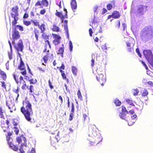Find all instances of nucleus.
Masks as SVG:
<instances>
[{"instance_id":"37","label":"nucleus","mask_w":153,"mask_h":153,"mask_svg":"<svg viewBox=\"0 0 153 153\" xmlns=\"http://www.w3.org/2000/svg\"><path fill=\"white\" fill-rule=\"evenodd\" d=\"M31 21L33 24V25L34 26L39 27L40 25L39 22H38L37 20H31Z\"/></svg>"},{"instance_id":"43","label":"nucleus","mask_w":153,"mask_h":153,"mask_svg":"<svg viewBox=\"0 0 153 153\" xmlns=\"http://www.w3.org/2000/svg\"><path fill=\"white\" fill-rule=\"evenodd\" d=\"M48 54L44 56V57H43L42 59L44 61V62L45 63H46L48 61Z\"/></svg>"},{"instance_id":"34","label":"nucleus","mask_w":153,"mask_h":153,"mask_svg":"<svg viewBox=\"0 0 153 153\" xmlns=\"http://www.w3.org/2000/svg\"><path fill=\"white\" fill-rule=\"evenodd\" d=\"M126 101L127 104L129 105H131L132 106H134V105L132 100L129 99H127L126 100Z\"/></svg>"},{"instance_id":"32","label":"nucleus","mask_w":153,"mask_h":153,"mask_svg":"<svg viewBox=\"0 0 153 153\" xmlns=\"http://www.w3.org/2000/svg\"><path fill=\"white\" fill-rule=\"evenodd\" d=\"M141 95L143 96H147L148 94V92L146 89H142L141 91Z\"/></svg>"},{"instance_id":"23","label":"nucleus","mask_w":153,"mask_h":153,"mask_svg":"<svg viewBox=\"0 0 153 153\" xmlns=\"http://www.w3.org/2000/svg\"><path fill=\"white\" fill-rule=\"evenodd\" d=\"M112 14V18L114 19H118L120 16L119 12L116 10L113 11Z\"/></svg>"},{"instance_id":"42","label":"nucleus","mask_w":153,"mask_h":153,"mask_svg":"<svg viewBox=\"0 0 153 153\" xmlns=\"http://www.w3.org/2000/svg\"><path fill=\"white\" fill-rule=\"evenodd\" d=\"M23 24L26 26H28L31 24V22L29 21H26L25 20H23Z\"/></svg>"},{"instance_id":"31","label":"nucleus","mask_w":153,"mask_h":153,"mask_svg":"<svg viewBox=\"0 0 153 153\" xmlns=\"http://www.w3.org/2000/svg\"><path fill=\"white\" fill-rule=\"evenodd\" d=\"M42 33L41 36L42 39L46 40L49 39V35L45 33V32L43 33Z\"/></svg>"},{"instance_id":"27","label":"nucleus","mask_w":153,"mask_h":153,"mask_svg":"<svg viewBox=\"0 0 153 153\" xmlns=\"http://www.w3.org/2000/svg\"><path fill=\"white\" fill-rule=\"evenodd\" d=\"M58 140L57 138H56V137L53 138L51 139V144L53 147H55L56 145V144L58 142Z\"/></svg>"},{"instance_id":"64","label":"nucleus","mask_w":153,"mask_h":153,"mask_svg":"<svg viewBox=\"0 0 153 153\" xmlns=\"http://www.w3.org/2000/svg\"><path fill=\"white\" fill-rule=\"evenodd\" d=\"M65 68V66L63 64H62L61 66L59 67V70L60 71V70H64Z\"/></svg>"},{"instance_id":"21","label":"nucleus","mask_w":153,"mask_h":153,"mask_svg":"<svg viewBox=\"0 0 153 153\" xmlns=\"http://www.w3.org/2000/svg\"><path fill=\"white\" fill-rule=\"evenodd\" d=\"M94 137L95 140L94 142H91L90 144L91 145H93V143L97 145L102 141V138L101 137H98L97 136Z\"/></svg>"},{"instance_id":"26","label":"nucleus","mask_w":153,"mask_h":153,"mask_svg":"<svg viewBox=\"0 0 153 153\" xmlns=\"http://www.w3.org/2000/svg\"><path fill=\"white\" fill-rule=\"evenodd\" d=\"M62 47H61L59 48L58 52H57L58 54L61 55L62 57H63V53L64 50V45H62Z\"/></svg>"},{"instance_id":"3","label":"nucleus","mask_w":153,"mask_h":153,"mask_svg":"<svg viewBox=\"0 0 153 153\" xmlns=\"http://www.w3.org/2000/svg\"><path fill=\"white\" fill-rule=\"evenodd\" d=\"M119 108H121V112L119 114L120 117L122 119L128 121L130 120V117L131 115H133L134 114V112L133 110H130L128 111L126 107L122 106Z\"/></svg>"},{"instance_id":"45","label":"nucleus","mask_w":153,"mask_h":153,"mask_svg":"<svg viewBox=\"0 0 153 153\" xmlns=\"http://www.w3.org/2000/svg\"><path fill=\"white\" fill-rule=\"evenodd\" d=\"M126 44L127 48L130 47L132 46H134V44L133 43H131L130 41H128L126 42Z\"/></svg>"},{"instance_id":"49","label":"nucleus","mask_w":153,"mask_h":153,"mask_svg":"<svg viewBox=\"0 0 153 153\" xmlns=\"http://www.w3.org/2000/svg\"><path fill=\"white\" fill-rule=\"evenodd\" d=\"M134 46H132L127 48V51L129 52H133L134 51Z\"/></svg>"},{"instance_id":"30","label":"nucleus","mask_w":153,"mask_h":153,"mask_svg":"<svg viewBox=\"0 0 153 153\" xmlns=\"http://www.w3.org/2000/svg\"><path fill=\"white\" fill-rule=\"evenodd\" d=\"M51 30L53 31L57 32H59L60 30L59 27L57 26L55 24L53 25Z\"/></svg>"},{"instance_id":"10","label":"nucleus","mask_w":153,"mask_h":153,"mask_svg":"<svg viewBox=\"0 0 153 153\" xmlns=\"http://www.w3.org/2000/svg\"><path fill=\"white\" fill-rule=\"evenodd\" d=\"M96 78L101 85L103 86L106 81L105 76L101 74H98L96 76Z\"/></svg>"},{"instance_id":"12","label":"nucleus","mask_w":153,"mask_h":153,"mask_svg":"<svg viewBox=\"0 0 153 153\" xmlns=\"http://www.w3.org/2000/svg\"><path fill=\"white\" fill-rule=\"evenodd\" d=\"M54 40L52 41V43L55 46L58 45L60 42L61 37L56 34L52 33Z\"/></svg>"},{"instance_id":"2","label":"nucleus","mask_w":153,"mask_h":153,"mask_svg":"<svg viewBox=\"0 0 153 153\" xmlns=\"http://www.w3.org/2000/svg\"><path fill=\"white\" fill-rule=\"evenodd\" d=\"M140 38L143 41L147 42L153 38V29L146 27L141 31Z\"/></svg>"},{"instance_id":"22","label":"nucleus","mask_w":153,"mask_h":153,"mask_svg":"<svg viewBox=\"0 0 153 153\" xmlns=\"http://www.w3.org/2000/svg\"><path fill=\"white\" fill-rule=\"evenodd\" d=\"M0 75L1 78L4 81H6L7 79V75L6 73L4 71L0 70Z\"/></svg>"},{"instance_id":"20","label":"nucleus","mask_w":153,"mask_h":153,"mask_svg":"<svg viewBox=\"0 0 153 153\" xmlns=\"http://www.w3.org/2000/svg\"><path fill=\"white\" fill-rule=\"evenodd\" d=\"M5 111L1 107H0V122L5 120V117L4 114Z\"/></svg>"},{"instance_id":"6","label":"nucleus","mask_w":153,"mask_h":153,"mask_svg":"<svg viewBox=\"0 0 153 153\" xmlns=\"http://www.w3.org/2000/svg\"><path fill=\"white\" fill-rule=\"evenodd\" d=\"M13 132H8L7 134L6 135V140L9 147L13 150L15 151H17L18 149V146L17 145H15L12 143V138L10 137L12 135Z\"/></svg>"},{"instance_id":"60","label":"nucleus","mask_w":153,"mask_h":153,"mask_svg":"<svg viewBox=\"0 0 153 153\" xmlns=\"http://www.w3.org/2000/svg\"><path fill=\"white\" fill-rule=\"evenodd\" d=\"M136 51L138 55L140 57H141V55L140 53V52L139 51V49L138 48H137L136 49Z\"/></svg>"},{"instance_id":"53","label":"nucleus","mask_w":153,"mask_h":153,"mask_svg":"<svg viewBox=\"0 0 153 153\" xmlns=\"http://www.w3.org/2000/svg\"><path fill=\"white\" fill-rule=\"evenodd\" d=\"M16 27L18 28L19 30L20 31H22L24 30L22 26L18 25L16 26Z\"/></svg>"},{"instance_id":"17","label":"nucleus","mask_w":153,"mask_h":153,"mask_svg":"<svg viewBox=\"0 0 153 153\" xmlns=\"http://www.w3.org/2000/svg\"><path fill=\"white\" fill-rule=\"evenodd\" d=\"M40 33L39 30L36 28H34L31 37L32 38L34 37L36 38V40L38 41L39 40V37L40 36Z\"/></svg>"},{"instance_id":"11","label":"nucleus","mask_w":153,"mask_h":153,"mask_svg":"<svg viewBox=\"0 0 153 153\" xmlns=\"http://www.w3.org/2000/svg\"><path fill=\"white\" fill-rule=\"evenodd\" d=\"M89 130L91 133V135L94 137L97 136L98 130L94 125H90L89 126Z\"/></svg>"},{"instance_id":"40","label":"nucleus","mask_w":153,"mask_h":153,"mask_svg":"<svg viewBox=\"0 0 153 153\" xmlns=\"http://www.w3.org/2000/svg\"><path fill=\"white\" fill-rule=\"evenodd\" d=\"M72 71L74 75H76L77 69L76 67L74 66H72Z\"/></svg>"},{"instance_id":"44","label":"nucleus","mask_w":153,"mask_h":153,"mask_svg":"<svg viewBox=\"0 0 153 153\" xmlns=\"http://www.w3.org/2000/svg\"><path fill=\"white\" fill-rule=\"evenodd\" d=\"M0 82L1 84V87L3 88L6 90V85L5 82L4 81H1Z\"/></svg>"},{"instance_id":"24","label":"nucleus","mask_w":153,"mask_h":153,"mask_svg":"<svg viewBox=\"0 0 153 153\" xmlns=\"http://www.w3.org/2000/svg\"><path fill=\"white\" fill-rule=\"evenodd\" d=\"M27 143H22L21 144L20 146L19 150L20 151V153H25V151L24 150L25 149L24 148L25 147H27Z\"/></svg>"},{"instance_id":"5","label":"nucleus","mask_w":153,"mask_h":153,"mask_svg":"<svg viewBox=\"0 0 153 153\" xmlns=\"http://www.w3.org/2000/svg\"><path fill=\"white\" fill-rule=\"evenodd\" d=\"M19 10V7L17 5H16L12 8L11 10L13 13H11V17L14 19V20L12 22L13 26H15L17 23V21L19 19L18 18Z\"/></svg>"},{"instance_id":"55","label":"nucleus","mask_w":153,"mask_h":153,"mask_svg":"<svg viewBox=\"0 0 153 153\" xmlns=\"http://www.w3.org/2000/svg\"><path fill=\"white\" fill-rule=\"evenodd\" d=\"M9 61H7V62L5 64V66L6 69L7 70H9Z\"/></svg>"},{"instance_id":"38","label":"nucleus","mask_w":153,"mask_h":153,"mask_svg":"<svg viewBox=\"0 0 153 153\" xmlns=\"http://www.w3.org/2000/svg\"><path fill=\"white\" fill-rule=\"evenodd\" d=\"M45 47L46 48L45 49V51H46L47 50L46 49V47L48 45L49 48H51V45H50V42H49V41L47 40H46L45 42Z\"/></svg>"},{"instance_id":"1","label":"nucleus","mask_w":153,"mask_h":153,"mask_svg":"<svg viewBox=\"0 0 153 153\" xmlns=\"http://www.w3.org/2000/svg\"><path fill=\"white\" fill-rule=\"evenodd\" d=\"M22 104V106L20 108V111L24 115L26 120L30 122L33 114L32 105L30 101L27 100L23 101Z\"/></svg>"},{"instance_id":"8","label":"nucleus","mask_w":153,"mask_h":153,"mask_svg":"<svg viewBox=\"0 0 153 153\" xmlns=\"http://www.w3.org/2000/svg\"><path fill=\"white\" fill-rule=\"evenodd\" d=\"M143 55L148 62L153 67V55L150 50H145L143 51Z\"/></svg>"},{"instance_id":"41","label":"nucleus","mask_w":153,"mask_h":153,"mask_svg":"<svg viewBox=\"0 0 153 153\" xmlns=\"http://www.w3.org/2000/svg\"><path fill=\"white\" fill-rule=\"evenodd\" d=\"M28 89L29 90V92L30 93H34V89L33 86L31 85L30 86L29 88H28Z\"/></svg>"},{"instance_id":"51","label":"nucleus","mask_w":153,"mask_h":153,"mask_svg":"<svg viewBox=\"0 0 153 153\" xmlns=\"http://www.w3.org/2000/svg\"><path fill=\"white\" fill-rule=\"evenodd\" d=\"M138 93L139 90L137 88L135 89L134 90L133 94L134 96H137L138 95Z\"/></svg>"},{"instance_id":"7","label":"nucleus","mask_w":153,"mask_h":153,"mask_svg":"<svg viewBox=\"0 0 153 153\" xmlns=\"http://www.w3.org/2000/svg\"><path fill=\"white\" fill-rule=\"evenodd\" d=\"M148 6L146 5L140 4L137 6L136 15L137 16L140 17L142 15L144 14L148 10Z\"/></svg>"},{"instance_id":"13","label":"nucleus","mask_w":153,"mask_h":153,"mask_svg":"<svg viewBox=\"0 0 153 153\" xmlns=\"http://www.w3.org/2000/svg\"><path fill=\"white\" fill-rule=\"evenodd\" d=\"M18 68L20 70L23 71H21L20 72L21 74L25 76L26 75L27 71L25 69V66L21 59H20V64L18 66Z\"/></svg>"},{"instance_id":"9","label":"nucleus","mask_w":153,"mask_h":153,"mask_svg":"<svg viewBox=\"0 0 153 153\" xmlns=\"http://www.w3.org/2000/svg\"><path fill=\"white\" fill-rule=\"evenodd\" d=\"M15 49L18 53L19 52H22L24 48L23 42L22 39H20L18 42H16L15 41L12 42Z\"/></svg>"},{"instance_id":"25","label":"nucleus","mask_w":153,"mask_h":153,"mask_svg":"<svg viewBox=\"0 0 153 153\" xmlns=\"http://www.w3.org/2000/svg\"><path fill=\"white\" fill-rule=\"evenodd\" d=\"M71 7L72 10H74L76 9L77 5L75 0H71Z\"/></svg>"},{"instance_id":"14","label":"nucleus","mask_w":153,"mask_h":153,"mask_svg":"<svg viewBox=\"0 0 153 153\" xmlns=\"http://www.w3.org/2000/svg\"><path fill=\"white\" fill-rule=\"evenodd\" d=\"M12 36V42L15 41L20 38L19 32L16 28L13 31Z\"/></svg>"},{"instance_id":"47","label":"nucleus","mask_w":153,"mask_h":153,"mask_svg":"<svg viewBox=\"0 0 153 153\" xmlns=\"http://www.w3.org/2000/svg\"><path fill=\"white\" fill-rule=\"evenodd\" d=\"M46 12V9L45 8H43L40 10V13L42 15H43Z\"/></svg>"},{"instance_id":"28","label":"nucleus","mask_w":153,"mask_h":153,"mask_svg":"<svg viewBox=\"0 0 153 153\" xmlns=\"http://www.w3.org/2000/svg\"><path fill=\"white\" fill-rule=\"evenodd\" d=\"M38 27L41 30L40 33L44 32L46 30L45 25L44 23L41 24V25H39Z\"/></svg>"},{"instance_id":"36","label":"nucleus","mask_w":153,"mask_h":153,"mask_svg":"<svg viewBox=\"0 0 153 153\" xmlns=\"http://www.w3.org/2000/svg\"><path fill=\"white\" fill-rule=\"evenodd\" d=\"M114 103L116 106H120L121 104V102L118 99H116L114 101Z\"/></svg>"},{"instance_id":"48","label":"nucleus","mask_w":153,"mask_h":153,"mask_svg":"<svg viewBox=\"0 0 153 153\" xmlns=\"http://www.w3.org/2000/svg\"><path fill=\"white\" fill-rule=\"evenodd\" d=\"M77 95L78 96V98L80 99L81 100H82V97L81 95V93L79 90H78L77 93Z\"/></svg>"},{"instance_id":"63","label":"nucleus","mask_w":153,"mask_h":153,"mask_svg":"<svg viewBox=\"0 0 153 153\" xmlns=\"http://www.w3.org/2000/svg\"><path fill=\"white\" fill-rule=\"evenodd\" d=\"M38 69L41 72H42L43 73H44L45 71V69H43L42 68L40 67H39L38 68Z\"/></svg>"},{"instance_id":"15","label":"nucleus","mask_w":153,"mask_h":153,"mask_svg":"<svg viewBox=\"0 0 153 153\" xmlns=\"http://www.w3.org/2000/svg\"><path fill=\"white\" fill-rule=\"evenodd\" d=\"M64 10L65 11V15H63L62 12H59L57 10H56V12L55 13L56 16L60 18L62 21H63L65 18H68L67 14V10L66 9H64Z\"/></svg>"},{"instance_id":"4","label":"nucleus","mask_w":153,"mask_h":153,"mask_svg":"<svg viewBox=\"0 0 153 153\" xmlns=\"http://www.w3.org/2000/svg\"><path fill=\"white\" fill-rule=\"evenodd\" d=\"M13 76L18 86H22L21 88L23 90H25L28 88V86L27 85L26 82L24 80L23 77L22 76H20L19 78L18 76L14 74L13 75Z\"/></svg>"},{"instance_id":"33","label":"nucleus","mask_w":153,"mask_h":153,"mask_svg":"<svg viewBox=\"0 0 153 153\" xmlns=\"http://www.w3.org/2000/svg\"><path fill=\"white\" fill-rule=\"evenodd\" d=\"M94 18V19L92 22V25H91L93 29H94L97 26V22L95 20V18Z\"/></svg>"},{"instance_id":"62","label":"nucleus","mask_w":153,"mask_h":153,"mask_svg":"<svg viewBox=\"0 0 153 153\" xmlns=\"http://www.w3.org/2000/svg\"><path fill=\"white\" fill-rule=\"evenodd\" d=\"M64 29L66 32V33H68V25L67 24L65 25L64 26Z\"/></svg>"},{"instance_id":"19","label":"nucleus","mask_w":153,"mask_h":153,"mask_svg":"<svg viewBox=\"0 0 153 153\" xmlns=\"http://www.w3.org/2000/svg\"><path fill=\"white\" fill-rule=\"evenodd\" d=\"M0 123L1 126L3 129V131L4 132H7V130L9 128V127L8 126H5V120L3 121L2 122H0Z\"/></svg>"},{"instance_id":"58","label":"nucleus","mask_w":153,"mask_h":153,"mask_svg":"<svg viewBox=\"0 0 153 153\" xmlns=\"http://www.w3.org/2000/svg\"><path fill=\"white\" fill-rule=\"evenodd\" d=\"M19 88L18 87H17V89L16 90H14L13 91L16 93V94H17V97H18L19 96Z\"/></svg>"},{"instance_id":"39","label":"nucleus","mask_w":153,"mask_h":153,"mask_svg":"<svg viewBox=\"0 0 153 153\" xmlns=\"http://www.w3.org/2000/svg\"><path fill=\"white\" fill-rule=\"evenodd\" d=\"M29 82L30 84H35L37 82V80L36 79H34L33 78L29 80Z\"/></svg>"},{"instance_id":"52","label":"nucleus","mask_w":153,"mask_h":153,"mask_svg":"<svg viewBox=\"0 0 153 153\" xmlns=\"http://www.w3.org/2000/svg\"><path fill=\"white\" fill-rule=\"evenodd\" d=\"M107 8L108 10H110L112 8V5L111 3L108 4L107 5Z\"/></svg>"},{"instance_id":"16","label":"nucleus","mask_w":153,"mask_h":153,"mask_svg":"<svg viewBox=\"0 0 153 153\" xmlns=\"http://www.w3.org/2000/svg\"><path fill=\"white\" fill-rule=\"evenodd\" d=\"M6 103L7 105L10 110V112H12L13 110L15 111L16 110V108L15 106L14 102L11 100H7Z\"/></svg>"},{"instance_id":"35","label":"nucleus","mask_w":153,"mask_h":153,"mask_svg":"<svg viewBox=\"0 0 153 153\" xmlns=\"http://www.w3.org/2000/svg\"><path fill=\"white\" fill-rule=\"evenodd\" d=\"M7 54L9 59L10 60H11L13 58V54L12 50H10V51L8 52Z\"/></svg>"},{"instance_id":"56","label":"nucleus","mask_w":153,"mask_h":153,"mask_svg":"<svg viewBox=\"0 0 153 153\" xmlns=\"http://www.w3.org/2000/svg\"><path fill=\"white\" fill-rule=\"evenodd\" d=\"M49 86L51 89H52L53 88V86L52 85V82L50 79L48 81Z\"/></svg>"},{"instance_id":"57","label":"nucleus","mask_w":153,"mask_h":153,"mask_svg":"<svg viewBox=\"0 0 153 153\" xmlns=\"http://www.w3.org/2000/svg\"><path fill=\"white\" fill-rule=\"evenodd\" d=\"M17 142L19 144L22 142V140L21 137H18L16 138Z\"/></svg>"},{"instance_id":"18","label":"nucleus","mask_w":153,"mask_h":153,"mask_svg":"<svg viewBox=\"0 0 153 153\" xmlns=\"http://www.w3.org/2000/svg\"><path fill=\"white\" fill-rule=\"evenodd\" d=\"M45 7H48V2L47 0H42L41 1H38L35 4L36 6H41Z\"/></svg>"},{"instance_id":"61","label":"nucleus","mask_w":153,"mask_h":153,"mask_svg":"<svg viewBox=\"0 0 153 153\" xmlns=\"http://www.w3.org/2000/svg\"><path fill=\"white\" fill-rule=\"evenodd\" d=\"M120 21L119 20H117L116 22V24L115 25V27L118 28L120 27Z\"/></svg>"},{"instance_id":"59","label":"nucleus","mask_w":153,"mask_h":153,"mask_svg":"<svg viewBox=\"0 0 153 153\" xmlns=\"http://www.w3.org/2000/svg\"><path fill=\"white\" fill-rule=\"evenodd\" d=\"M74 114L72 113H70L69 115V120L71 121L72 120L73 117H74Z\"/></svg>"},{"instance_id":"29","label":"nucleus","mask_w":153,"mask_h":153,"mask_svg":"<svg viewBox=\"0 0 153 153\" xmlns=\"http://www.w3.org/2000/svg\"><path fill=\"white\" fill-rule=\"evenodd\" d=\"M60 72L61 73V75L63 79L66 80L67 82H69L68 79L67 78L65 74L64 71L62 70H60Z\"/></svg>"},{"instance_id":"54","label":"nucleus","mask_w":153,"mask_h":153,"mask_svg":"<svg viewBox=\"0 0 153 153\" xmlns=\"http://www.w3.org/2000/svg\"><path fill=\"white\" fill-rule=\"evenodd\" d=\"M74 104L72 103L71 107V113L74 114Z\"/></svg>"},{"instance_id":"50","label":"nucleus","mask_w":153,"mask_h":153,"mask_svg":"<svg viewBox=\"0 0 153 153\" xmlns=\"http://www.w3.org/2000/svg\"><path fill=\"white\" fill-rule=\"evenodd\" d=\"M13 128L14 129V131L15 133V134L16 135H18L19 134V130L18 128L16 126L14 127Z\"/></svg>"},{"instance_id":"46","label":"nucleus","mask_w":153,"mask_h":153,"mask_svg":"<svg viewBox=\"0 0 153 153\" xmlns=\"http://www.w3.org/2000/svg\"><path fill=\"white\" fill-rule=\"evenodd\" d=\"M69 48L71 51H72L73 48V45L72 42L70 41L69 43Z\"/></svg>"}]
</instances>
